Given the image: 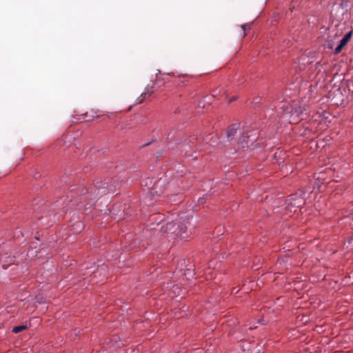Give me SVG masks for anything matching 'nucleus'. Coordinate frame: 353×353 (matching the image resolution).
Here are the masks:
<instances>
[{"label":"nucleus","instance_id":"nucleus-9","mask_svg":"<svg viewBox=\"0 0 353 353\" xmlns=\"http://www.w3.org/2000/svg\"><path fill=\"white\" fill-rule=\"evenodd\" d=\"M241 28L243 30V37L245 36V31L250 28V23H245L241 26Z\"/></svg>","mask_w":353,"mask_h":353},{"label":"nucleus","instance_id":"nucleus-13","mask_svg":"<svg viewBox=\"0 0 353 353\" xmlns=\"http://www.w3.org/2000/svg\"><path fill=\"white\" fill-rule=\"evenodd\" d=\"M218 94V91L216 90H213L212 95L215 97Z\"/></svg>","mask_w":353,"mask_h":353},{"label":"nucleus","instance_id":"nucleus-11","mask_svg":"<svg viewBox=\"0 0 353 353\" xmlns=\"http://www.w3.org/2000/svg\"><path fill=\"white\" fill-rule=\"evenodd\" d=\"M158 218H157V215H152L150 216V221L153 223V221H158Z\"/></svg>","mask_w":353,"mask_h":353},{"label":"nucleus","instance_id":"nucleus-10","mask_svg":"<svg viewBox=\"0 0 353 353\" xmlns=\"http://www.w3.org/2000/svg\"><path fill=\"white\" fill-rule=\"evenodd\" d=\"M148 189L149 190V194L152 196H154V194L157 193V192L156 190H154V188H153L148 187Z\"/></svg>","mask_w":353,"mask_h":353},{"label":"nucleus","instance_id":"nucleus-6","mask_svg":"<svg viewBox=\"0 0 353 353\" xmlns=\"http://www.w3.org/2000/svg\"><path fill=\"white\" fill-rule=\"evenodd\" d=\"M153 88L152 86H149L148 85L146 88H145V91L143 93H141V94L139 96V97L137 99L138 100V102L137 103H142L145 99L149 96H150V94L153 92Z\"/></svg>","mask_w":353,"mask_h":353},{"label":"nucleus","instance_id":"nucleus-3","mask_svg":"<svg viewBox=\"0 0 353 353\" xmlns=\"http://www.w3.org/2000/svg\"><path fill=\"white\" fill-rule=\"evenodd\" d=\"M352 35V31L349 32L347 33L343 38L340 41L339 44L334 50V54H337L341 52L343 48L346 46V44L348 43L350 39H351Z\"/></svg>","mask_w":353,"mask_h":353},{"label":"nucleus","instance_id":"nucleus-8","mask_svg":"<svg viewBox=\"0 0 353 353\" xmlns=\"http://www.w3.org/2000/svg\"><path fill=\"white\" fill-rule=\"evenodd\" d=\"M27 329V326L26 325H19V326H16V327H14L13 329H12V332L14 333H19L23 330H25Z\"/></svg>","mask_w":353,"mask_h":353},{"label":"nucleus","instance_id":"nucleus-1","mask_svg":"<svg viewBox=\"0 0 353 353\" xmlns=\"http://www.w3.org/2000/svg\"><path fill=\"white\" fill-rule=\"evenodd\" d=\"M157 226H160V228H156L155 227H152L151 229L159 230L164 233L170 232L174 234L176 236H180L181 239H185L188 236L187 233V223L184 224L181 223V225L174 221L163 223L162 219H161L157 223Z\"/></svg>","mask_w":353,"mask_h":353},{"label":"nucleus","instance_id":"nucleus-7","mask_svg":"<svg viewBox=\"0 0 353 353\" xmlns=\"http://www.w3.org/2000/svg\"><path fill=\"white\" fill-rule=\"evenodd\" d=\"M0 261L6 263H3L2 265L3 268L5 269L8 267L10 263H11L14 261L13 258L12 256H6V255L3 257H1L0 259Z\"/></svg>","mask_w":353,"mask_h":353},{"label":"nucleus","instance_id":"nucleus-15","mask_svg":"<svg viewBox=\"0 0 353 353\" xmlns=\"http://www.w3.org/2000/svg\"><path fill=\"white\" fill-rule=\"evenodd\" d=\"M327 47H328L329 48H332V45H330V44H328V45H327Z\"/></svg>","mask_w":353,"mask_h":353},{"label":"nucleus","instance_id":"nucleus-14","mask_svg":"<svg viewBox=\"0 0 353 353\" xmlns=\"http://www.w3.org/2000/svg\"><path fill=\"white\" fill-rule=\"evenodd\" d=\"M237 292H238V290H236L235 288L232 289V293H237Z\"/></svg>","mask_w":353,"mask_h":353},{"label":"nucleus","instance_id":"nucleus-16","mask_svg":"<svg viewBox=\"0 0 353 353\" xmlns=\"http://www.w3.org/2000/svg\"><path fill=\"white\" fill-rule=\"evenodd\" d=\"M234 100V99H231L229 102H231V101H232Z\"/></svg>","mask_w":353,"mask_h":353},{"label":"nucleus","instance_id":"nucleus-4","mask_svg":"<svg viewBox=\"0 0 353 353\" xmlns=\"http://www.w3.org/2000/svg\"><path fill=\"white\" fill-rule=\"evenodd\" d=\"M255 141V137L251 138V136L243 134L242 137L239 140V144L243 148H248L249 144H252Z\"/></svg>","mask_w":353,"mask_h":353},{"label":"nucleus","instance_id":"nucleus-5","mask_svg":"<svg viewBox=\"0 0 353 353\" xmlns=\"http://www.w3.org/2000/svg\"><path fill=\"white\" fill-rule=\"evenodd\" d=\"M239 128V125L236 123L231 125L227 130L226 136L228 139V141H231L233 140L234 135L236 133L237 129Z\"/></svg>","mask_w":353,"mask_h":353},{"label":"nucleus","instance_id":"nucleus-2","mask_svg":"<svg viewBox=\"0 0 353 353\" xmlns=\"http://www.w3.org/2000/svg\"><path fill=\"white\" fill-rule=\"evenodd\" d=\"M108 181L97 182L94 186L90 187L85 194L88 199L91 201H95L98 196H102L110 192H114L116 190V185H108Z\"/></svg>","mask_w":353,"mask_h":353},{"label":"nucleus","instance_id":"nucleus-12","mask_svg":"<svg viewBox=\"0 0 353 353\" xmlns=\"http://www.w3.org/2000/svg\"><path fill=\"white\" fill-rule=\"evenodd\" d=\"M148 180L150 181V183H152V180L148 179ZM142 185H145V186H148V179H145V180H143L142 183H141Z\"/></svg>","mask_w":353,"mask_h":353}]
</instances>
